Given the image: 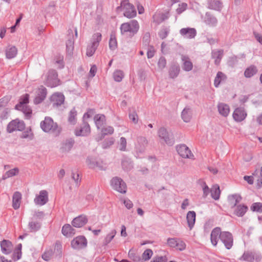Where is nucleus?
I'll return each instance as SVG.
<instances>
[{
  "mask_svg": "<svg viewBox=\"0 0 262 262\" xmlns=\"http://www.w3.org/2000/svg\"><path fill=\"white\" fill-rule=\"evenodd\" d=\"M40 127L45 132L53 134L55 136L58 135L61 131L60 128L50 117H46L45 120L41 122Z\"/></svg>",
  "mask_w": 262,
  "mask_h": 262,
  "instance_id": "1",
  "label": "nucleus"
},
{
  "mask_svg": "<svg viewBox=\"0 0 262 262\" xmlns=\"http://www.w3.org/2000/svg\"><path fill=\"white\" fill-rule=\"evenodd\" d=\"M139 29V24L136 20H132L129 22L122 24L120 26L122 34L129 33V36L133 37Z\"/></svg>",
  "mask_w": 262,
  "mask_h": 262,
  "instance_id": "2",
  "label": "nucleus"
},
{
  "mask_svg": "<svg viewBox=\"0 0 262 262\" xmlns=\"http://www.w3.org/2000/svg\"><path fill=\"white\" fill-rule=\"evenodd\" d=\"M101 38L102 35L100 33H96L93 35L91 42L86 48V54L88 56L91 57L93 55L101 40Z\"/></svg>",
  "mask_w": 262,
  "mask_h": 262,
  "instance_id": "3",
  "label": "nucleus"
},
{
  "mask_svg": "<svg viewBox=\"0 0 262 262\" xmlns=\"http://www.w3.org/2000/svg\"><path fill=\"white\" fill-rule=\"evenodd\" d=\"M121 8L124 11V16L130 18L136 16L137 12L134 6L128 3V0L123 1L120 7H117V9Z\"/></svg>",
  "mask_w": 262,
  "mask_h": 262,
  "instance_id": "4",
  "label": "nucleus"
},
{
  "mask_svg": "<svg viewBox=\"0 0 262 262\" xmlns=\"http://www.w3.org/2000/svg\"><path fill=\"white\" fill-rule=\"evenodd\" d=\"M111 185L113 189L121 193H125L127 190L126 183L118 177H114L111 181Z\"/></svg>",
  "mask_w": 262,
  "mask_h": 262,
  "instance_id": "5",
  "label": "nucleus"
},
{
  "mask_svg": "<svg viewBox=\"0 0 262 262\" xmlns=\"http://www.w3.org/2000/svg\"><path fill=\"white\" fill-rule=\"evenodd\" d=\"M57 73L55 70H50L47 76L45 84L47 86L54 88L60 84V80L58 78Z\"/></svg>",
  "mask_w": 262,
  "mask_h": 262,
  "instance_id": "6",
  "label": "nucleus"
},
{
  "mask_svg": "<svg viewBox=\"0 0 262 262\" xmlns=\"http://www.w3.org/2000/svg\"><path fill=\"white\" fill-rule=\"evenodd\" d=\"M25 128V124L22 120L16 119L11 121L8 124L7 130L11 133L15 130L22 131Z\"/></svg>",
  "mask_w": 262,
  "mask_h": 262,
  "instance_id": "7",
  "label": "nucleus"
},
{
  "mask_svg": "<svg viewBox=\"0 0 262 262\" xmlns=\"http://www.w3.org/2000/svg\"><path fill=\"white\" fill-rule=\"evenodd\" d=\"M159 137L163 139L168 145L171 146L174 143V140L171 133L167 132V129L164 127H161L158 130Z\"/></svg>",
  "mask_w": 262,
  "mask_h": 262,
  "instance_id": "8",
  "label": "nucleus"
},
{
  "mask_svg": "<svg viewBox=\"0 0 262 262\" xmlns=\"http://www.w3.org/2000/svg\"><path fill=\"white\" fill-rule=\"evenodd\" d=\"M176 148L178 154L183 158L193 159V154L186 145H179Z\"/></svg>",
  "mask_w": 262,
  "mask_h": 262,
  "instance_id": "9",
  "label": "nucleus"
},
{
  "mask_svg": "<svg viewBox=\"0 0 262 262\" xmlns=\"http://www.w3.org/2000/svg\"><path fill=\"white\" fill-rule=\"evenodd\" d=\"M220 238L224 243L227 249H230L233 246V237L232 234L229 232H222Z\"/></svg>",
  "mask_w": 262,
  "mask_h": 262,
  "instance_id": "10",
  "label": "nucleus"
},
{
  "mask_svg": "<svg viewBox=\"0 0 262 262\" xmlns=\"http://www.w3.org/2000/svg\"><path fill=\"white\" fill-rule=\"evenodd\" d=\"M86 163L90 168L96 169L99 170H105L106 164L101 161H96L92 158H88Z\"/></svg>",
  "mask_w": 262,
  "mask_h": 262,
  "instance_id": "11",
  "label": "nucleus"
},
{
  "mask_svg": "<svg viewBox=\"0 0 262 262\" xmlns=\"http://www.w3.org/2000/svg\"><path fill=\"white\" fill-rule=\"evenodd\" d=\"M90 132L91 128L89 123L84 120L80 127H77L75 131V135L77 136H86L90 133Z\"/></svg>",
  "mask_w": 262,
  "mask_h": 262,
  "instance_id": "12",
  "label": "nucleus"
},
{
  "mask_svg": "<svg viewBox=\"0 0 262 262\" xmlns=\"http://www.w3.org/2000/svg\"><path fill=\"white\" fill-rule=\"evenodd\" d=\"M48 201V192L46 190H41L39 194L36 195L34 199V202L36 204L42 206Z\"/></svg>",
  "mask_w": 262,
  "mask_h": 262,
  "instance_id": "13",
  "label": "nucleus"
},
{
  "mask_svg": "<svg viewBox=\"0 0 262 262\" xmlns=\"http://www.w3.org/2000/svg\"><path fill=\"white\" fill-rule=\"evenodd\" d=\"M86 239L82 236L75 238L71 242V245L75 249H80L86 245Z\"/></svg>",
  "mask_w": 262,
  "mask_h": 262,
  "instance_id": "14",
  "label": "nucleus"
},
{
  "mask_svg": "<svg viewBox=\"0 0 262 262\" xmlns=\"http://www.w3.org/2000/svg\"><path fill=\"white\" fill-rule=\"evenodd\" d=\"M50 100L53 106H58L63 103L64 96L62 93H56L51 96Z\"/></svg>",
  "mask_w": 262,
  "mask_h": 262,
  "instance_id": "15",
  "label": "nucleus"
},
{
  "mask_svg": "<svg viewBox=\"0 0 262 262\" xmlns=\"http://www.w3.org/2000/svg\"><path fill=\"white\" fill-rule=\"evenodd\" d=\"M88 222V219L85 215H79L73 219L72 222L73 226L76 228H80L83 226Z\"/></svg>",
  "mask_w": 262,
  "mask_h": 262,
  "instance_id": "16",
  "label": "nucleus"
},
{
  "mask_svg": "<svg viewBox=\"0 0 262 262\" xmlns=\"http://www.w3.org/2000/svg\"><path fill=\"white\" fill-rule=\"evenodd\" d=\"M37 95L34 99V102L35 104L41 103L46 97L47 89L43 86H40L37 91Z\"/></svg>",
  "mask_w": 262,
  "mask_h": 262,
  "instance_id": "17",
  "label": "nucleus"
},
{
  "mask_svg": "<svg viewBox=\"0 0 262 262\" xmlns=\"http://www.w3.org/2000/svg\"><path fill=\"white\" fill-rule=\"evenodd\" d=\"M246 116V113L242 108H236L233 114V117L234 119L237 122H241L244 120Z\"/></svg>",
  "mask_w": 262,
  "mask_h": 262,
  "instance_id": "18",
  "label": "nucleus"
},
{
  "mask_svg": "<svg viewBox=\"0 0 262 262\" xmlns=\"http://www.w3.org/2000/svg\"><path fill=\"white\" fill-rule=\"evenodd\" d=\"M222 233L221 229L220 227L214 228L211 231L210 238L211 243L213 246H216L217 244L220 236Z\"/></svg>",
  "mask_w": 262,
  "mask_h": 262,
  "instance_id": "19",
  "label": "nucleus"
},
{
  "mask_svg": "<svg viewBox=\"0 0 262 262\" xmlns=\"http://www.w3.org/2000/svg\"><path fill=\"white\" fill-rule=\"evenodd\" d=\"M181 59L183 61L182 69L184 71L189 72L192 70L193 68V64L191 61L190 58L185 55H182Z\"/></svg>",
  "mask_w": 262,
  "mask_h": 262,
  "instance_id": "20",
  "label": "nucleus"
},
{
  "mask_svg": "<svg viewBox=\"0 0 262 262\" xmlns=\"http://www.w3.org/2000/svg\"><path fill=\"white\" fill-rule=\"evenodd\" d=\"M224 55V50L222 49L213 50L211 52V57L214 59V63L219 66Z\"/></svg>",
  "mask_w": 262,
  "mask_h": 262,
  "instance_id": "21",
  "label": "nucleus"
},
{
  "mask_svg": "<svg viewBox=\"0 0 262 262\" xmlns=\"http://www.w3.org/2000/svg\"><path fill=\"white\" fill-rule=\"evenodd\" d=\"M1 249L3 253L5 254H9L12 250V244L8 240H3L1 243Z\"/></svg>",
  "mask_w": 262,
  "mask_h": 262,
  "instance_id": "22",
  "label": "nucleus"
},
{
  "mask_svg": "<svg viewBox=\"0 0 262 262\" xmlns=\"http://www.w3.org/2000/svg\"><path fill=\"white\" fill-rule=\"evenodd\" d=\"M181 118L185 122H189L192 118V111L189 106H186L181 113Z\"/></svg>",
  "mask_w": 262,
  "mask_h": 262,
  "instance_id": "23",
  "label": "nucleus"
},
{
  "mask_svg": "<svg viewBox=\"0 0 262 262\" xmlns=\"http://www.w3.org/2000/svg\"><path fill=\"white\" fill-rule=\"evenodd\" d=\"M62 233L66 237H70L75 234V230L70 224H66L62 227Z\"/></svg>",
  "mask_w": 262,
  "mask_h": 262,
  "instance_id": "24",
  "label": "nucleus"
},
{
  "mask_svg": "<svg viewBox=\"0 0 262 262\" xmlns=\"http://www.w3.org/2000/svg\"><path fill=\"white\" fill-rule=\"evenodd\" d=\"M181 35L188 38H192L196 35V30L193 28H183L180 30Z\"/></svg>",
  "mask_w": 262,
  "mask_h": 262,
  "instance_id": "25",
  "label": "nucleus"
},
{
  "mask_svg": "<svg viewBox=\"0 0 262 262\" xmlns=\"http://www.w3.org/2000/svg\"><path fill=\"white\" fill-rule=\"evenodd\" d=\"M21 199V194L20 192L16 191L14 193L12 198V206L14 209L16 210L19 208Z\"/></svg>",
  "mask_w": 262,
  "mask_h": 262,
  "instance_id": "26",
  "label": "nucleus"
},
{
  "mask_svg": "<svg viewBox=\"0 0 262 262\" xmlns=\"http://www.w3.org/2000/svg\"><path fill=\"white\" fill-rule=\"evenodd\" d=\"M6 58L12 59L14 58L17 54V49L15 46H8L5 51Z\"/></svg>",
  "mask_w": 262,
  "mask_h": 262,
  "instance_id": "27",
  "label": "nucleus"
},
{
  "mask_svg": "<svg viewBox=\"0 0 262 262\" xmlns=\"http://www.w3.org/2000/svg\"><path fill=\"white\" fill-rule=\"evenodd\" d=\"M217 108L220 114L224 117H227L230 112L229 106L223 103H219Z\"/></svg>",
  "mask_w": 262,
  "mask_h": 262,
  "instance_id": "28",
  "label": "nucleus"
},
{
  "mask_svg": "<svg viewBox=\"0 0 262 262\" xmlns=\"http://www.w3.org/2000/svg\"><path fill=\"white\" fill-rule=\"evenodd\" d=\"M195 212L193 211H189L186 216L187 224L190 229H191L195 221Z\"/></svg>",
  "mask_w": 262,
  "mask_h": 262,
  "instance_id": "29",
  "label": "nucleus"
},
{
  "mask_svg": "<svg viewBox=\"0 0 262 262\" xmlns=\"http://www.w3.org/2000/svg\"><path fill=\"white\" fill-rule=\"evenodd\" d=\"M180 67L178 64H172L169 69V75L170 78L174 79L176 78L180 73Z\"/></svg>",
  "mask_w": 262,
  "mask_h": 262,
  "instance_id": "30",
  "label": "nucleus"
},
{
  "mask_svg": "<svg viewBox=\"0 0 262 262\" xmlns=\"http://www.w3.org/2000/svg\"><path fill=\"white\" fill-rule=\"evenodd\" d=\"M228 199L231 207L233 208L241 201L242 197L238 194H234L229 195Z\"/></svg>",
  "mask_w": 262,
  "mask_h": 262,
  "instance_id": "31",
  "label": "nucleus"
},
{
  "mask_svg": "<svg viewBox=\"0 0 262 262\" xmlns=\"http://www.w3.org/2000/svg\"><path fill=\"white\" fill-rule=\"evenodd\" d=\"M74 144V140L68 139L62 143L60 149L62 152H69L72 148Z\"/></svg>",
  "mask_w": 262,
  "mask_h": 262,
  "instance_id": "32",
  "label": "nucleus"
},
{
  "mask_svg": "<svg viewBox=\"0 0 262 262\" xmlns=\"http://www.w3.org/2000/svg\"><path fill=\"white\" fill-rule=\"evenodd\" d=\"M205 22L209 26H215L217 24V20L210 13L207 12L205 14Z\"/></svg>",
  "mask_w": 262,
  "mask_h": 262,
  "instance_id": "33",
  "label": "nucleus"
},
{
  "mask_svg": "<svg viewBox=\"0 0 262 262\" xmlns=\"http://www.w3.org/2000/svg\"><path fill=\"white\" fill-rule=\"evenodd\" d=\"M247 209L248 207L244 205H237L234 210V214L237 216H243Z\"/></svg>",
  "mask_w": 262,
  "mask_h": 262,
  "instance_id": "34",
  "label": "nucleus"
},
{
  "mask_svg": "<svg viewBox=\"0 0 262 262\" xmlns=\"http://www.w3.org/2000/svg\"><path fill=\"white\" fill-rule=\"evenodd\" d=\"M208 7L210 9L220 11L222 7V4L219 1L210 0L208 1Z\"/></svg>",
  "mask_w": 262,
  "mask_h": 262,
  "instance_id": "35",
  "label": "nucleus"
},
{
  "mask_svg": "<svg viewBox=\"0 0 262 262\" xmlns=\"http://www.w3.org/2000/svg\"><path fill=\"white\" fill-rule=\"evenodd\" d=\"M211 197L215 200H218L220 199L221 191L218 185L212 186L210 189Z\"/></svg>",
  "mask_w": 262,
  "mask_h": 262,
  "instance_id": "36",
  "label": "nucleus"
},
{
  "mask_svg": "<svg viewBox=\"0 0 262 262\" xmlns=\"http://www.w3.org/2000/svg\"><path fill=\"white\" fill-rule=\"evenodd\" d=\"M94 120L97 128L100 129L105 121V117L104 115L97 114L95 116Z\"/></svg>",
  "mask_w": 262,
  "mask_h": 262,
  "instance_id": "37",
  "label": "nucleus"
},
{
  "mask_svg": "<svg viewBox=\"0 0 262 262\" xmlns=\"http://www.w3.org/2000/svg\"><path fill=\"white\" fill-rule=\"evenodd\" d=\"M257 72L256 67L254 66H251L247 68L244 72V75L247 78H250L254 75Z\"/></svg>",
  "mask_w": 262,
  "mask_h": 262,
  "instance_id": "38",
  "label": "nucleus"
},
{
  "mask_svg": "<svg viewBox=\"0 0 262 262\" xmlns=\"http://www.w3.org/2000/svg\"><path fill=\"white\" fill-rule=\"evenodd\" d=\"M226 79V75L222 72H219L215 78L214 85L215 87H218L222 81H224Z\"/></svg>",
  "mask_w": 262,
  "mask_h": 262,
  "instance_id": "39",
  "label": "nucleus"
},
{
  "mask_svg": "<svg viewBox=\"0 0 262 262\" xmlns=\"http://www.w3.org/2000/svg\"><path fill=\"white\" fill-rule=\"evenodd\" d=\"M67 53L69 55H72L74 50V40L69 39L66 42Z\"/></svg>",
  "mask_w": 262,
  "mask_h": 262,
  "instance_id": "40",
  "label": "nucleus"
},
{
  "mask_svg": "<svg viewBox=\"0 0 262 262\" xmlns=\"http://www.w3.org/2000/svg\"><path fill=\"white\" fill-rule=\"evenodd\" d=\"M117 233V231L116 230L113 229L112 230L110 233H109L105 237L104 239L103 244L104 245H107L108 244H109L111 241L113 239L114 236H115L116 234Z\"/></svg>",
  "mask_w": 262,
  "mask_h": 262,
  "instance_id": "41",
  "label": "nucleus"
},
{
  "mask_svg": "<svg viewBox=\"0 0 262 262\" xmlns=\"http://www.w3.org/2000/svg\"><path fill=\"white\" fill-rule=\"evenodd\" d=\"M31 232H36L38 231L41 227L40 223L38 222H30L28 225Z\"/></svg>",
  "mask_w": 262,
  "mask_h": 262,
  "instance_id": "42",
  "label": "nucleus"
},
{
  "mask_svg": "<svg viewBox=\"0 0 262 262\" xmlns=\"http://www.w3.org/2000/svg\"><path fill=\"white\" fill-rule=\"evenodd\" d=\"M77 112L75 109L73 108L69 113L68 121L71 124L74 125L76 122Z\"/></svg>",
  "mask_w": 262,
  "mask_h": 262,
  "instance_id": "43",
  "label": "nucleus"
},
{
  "mask_svg": "<svg viewBox=\"0 0 262 262\" xmlns=\"http://www.w3.org/2000/svg\"><path fill=\"white\" fill-rule=\"evenodd\" d=\"M29 95L27 94L23 96L20 99L19 103L15 105V108H20L23 105H27L29 103Z\"/></svg>",
  "mask_w": 262,
  "mask_h": 262,
  "instance_id": "44",
  "label": "nucleus"
},
{
  "mask_svg": "<svg viewBox=\"0 0 262 262\" xmlns=\"http://www.w3.org/2000/svg\"><path fill=\"white\" fill-rule=\"evenodd\" d=\"M15 109L21 111L28 118H30L32 114L31 109L27 105H23L20 108H15Z\"/></svg>",
  "mask_w": 262,
  "mask_h": 262,
  "instance_id": "45",
  "label": "nucleus"
},
{
  "mask_svg": "<svg viewBox=\"0 0 262 262\" xmlns=\"http://www.w3.org/2000/svg\"><path fill=\"white\" fill-rule=\"evenodd\" d=\"M113 77L116 81L120 82L124 77V73L122 71L118 70L114 72Z\"/></svg>",
  "mask_w": 262,
  "mask_h": 262,
  "instance_id": "46",
  "label": "nucleus"
},
{
  "mask_svg": "<svg viewBox=\"0 0 262 262\" xmlns=\"http://www.w3.org/2000/svg\"><path fill=\"white\" fill-rule=\"evenodd\" d=\"M117 47V42L115 35L112 34L109 41V47L111 50H114Z\"/></svg>",
  "mask_w": 262,
  "mask_h": 262,
  "instance_id": "47",
  "label": "nucleus"
},
{
  "mask_svg": "<svg viewBox=\"0 0 262 262\" xmlns=\"http://www.w3.org/2000/svg\"><path fill=\"white\" fill-rule=\"evenodd\" d=\"M241 259L249 262H253L254 260V255L251 252H245Z\"/></svg>",
  "mask_w": 262,
  "mask_h": 262,
  "instance_id": "48",
  "label": "nucleus"
},
{
  "mask_svg": "<svg viewBox=\"0 0 262 262\" xmlns=\"http://www.w3.org/2000/svg\"><path fill=\"white\" fill-rule=\"evenodd\" d=\"M153 254L152 251L150 249L145 250L142 255V258L144 261L149 260Z\"/></svg>",
  "mask_w": 262,
  "mask_h": 262,
  "instance_id": "49",
  "label": "nucleus"
},
{
  "mask_svg": "<svg viewBox=\"0 0 262 262\" xmlns=\"http://www.w3.org/2000/svg\"><path fill=\"white\" fill-rule=\"evenodd\" d=\"M137 141L142 149L145 148V147L148 144V141L147 139L144 137H139L138 138Z\"/></svg>",
  "mask_w": 262,
  "mask_h": 262,
  "instance_id": "50",
  "label": "nucleus"
},
{
  "mask_svg": "<svg viewBox=\"0 0 262 262\" xmlns=\"http://www.w3.org/2000/svg\"><path fill=\"white\" fill-rule=\"evenodd\" d=\"M19 170L17 168H14L7 171L3 177V179L12 177L16 175L18 173Z\"/></svg>",
  "mask_w": 262,
  "mask_h": 262,
  "instance_id": "51",
  "label": "nucleus"
},
{
  "mask_svg": "<svg viewBox=\"0 0 262 262\" xmlns=\"http://www.w3.org/2000/svg\"><path fill=\"white\" fill-rule=\"evenodd\" d=\"M53 254V250L51 249H48L45 251L42 255V258L46 261L49 260Z\"/></svg>",
  "mask_w": 262,
  "mask_h": 262,
  "instance_id": "52",
  "label": "nucleus"
},
{
  "mask_svg": "<svg viewBox=\"0 0 262 262\" xmlns=\"http://www.w3.org/2000/svg\"><path fill=\"white\" fill-rule=\"evenodd\" d=\"M128 256L130 259H132L133 260L136 262H138L141 260L140 256L138 254L135 253L131 250H129L128 253Z\"/></svg>",
  "mask_w": 262,
  "mask_h": 262,
  "instance_id": "53",
  "label": "nucleus"
},
{
  "mask_svg": "<svg viewBox=\"0 0 262 262\" xmlns=\"http://www.w3.org/2000/svg\"><path fill=\"white\" fill-rule=\"evenodd\" d=\"M102 135L103 137L106 135H111L114 133V128L112 126H108L105 128H103L101 130Z\"/></svg>",
  "mask_w": 262,
  "mask_h": 262,
  "instance_id": "54",
  "label": "nucleus"
},
{
  "mask_svg": "<svg viewBox=\"0 0 262 262\" xmlns=\"http://www.w3.org/2000/svg\"><path fill=\"white\" fill-rule=\"evenodd\" d=\"M122 166L125 170H129L133 168V164L127 160H124L122 162Z\"/></svg>",
  "mask_w": 262,
  "mask_h": 262,
  "instance_id": "55",
  "label": "nucleus"
},
{
  "mask_svg": "<svg viewBox=\"0 0 262 262\" xmlns=\"http://www.w3.org/2000/svg\"><path fill=\"white\" fill-rule=\"evenodd\" d=\"M166 60L165 57H161L158 62V66L159 69L163 70L166 66Z\"/></svg>",
  "mask_w": 262,
  "mask_h": 262,
  "instance_id": "56",
  "label": "nucleus"
},
{
  "mask_svg": "<svg viewBox=\"0 0 262 262\" xmlns=\"http://www.w3.org/2000/svg\"><path fill=\"white\" fill-rule=\"evenodd\" d=\"M179 239H180L176 238H168L167 241V244L169 247L174 248L176 247L177 242H178Z\"/></svg>",
  "mask_w": 262,
  "mask_h": 262,
  "instance_id": "57",
  "label": "nucleus"
},
{
  "mask_svg": "<svg viewBox=\"0 0 262 262\" xmlns=\"http://www.w3.org/2000/svg\"><path fill=\"white\" fill-rule=\"evenodd\" d=\"M174 248H176L177 249L180 251H183L186 248V244L183 241L179 239V241L177 242Z\"/></svg>",
  "mask_w": 262,
  "mask_h": 262,
  "instance_id": "58",
  "label": "nucleus"
},
{
  "mask_svg": "<svg viewBox=\"0 0 262 262\" xmlns=\"http://www.w3.org/2000/svg\"><path fill=\"white\" fill-rule=\"evenodd\" d=\"M62 246L60 243L56 242L55 245L54 251L59 256H61Z\"/></svg>",
  "mask_w": 262,
  "mask_h": 262,
  "instance_id": "59",
  "label": "nucleus"
},
{
  "mask_svg": "<svg viewBox=\"0 0 262 262\" xmlns=\"http://www.w3.org/2000/svg\"><path fill=\"white\" fill-rule=\"evenodd\" d=\"M251 210L256 211H262V204L260 203H255L251 207Z\"/></svg>",
  "mask_w": 262,
  "mask_h": 262,
  "instance_id": "60",
  "label": "nucleus"
},
{
  "mask_svg": "<svg viewBox=\"0 0 262 262\" xmlns=\"http://www.w3.org/2000/svg\"><path fill=\"white\" fill-rule=\"evenodd\" d=\"M129 119L135 124H137L138 122V116L136 112H133L129 114Z\"/></svg>",
  "mask_w": 262,
  "mask_h": 262,
  "instance_id": "61",
  "label": "nucleus"
},
{
  "mask_svg": "<svg viewBox=\"0 0 262 262\" xmlns=\"http://www.w3.org/2000/svg\"><path fill=\"white\" fill-rule=\"evenodd\" d=\"M167 258L166 256H156L150 262H167Z\"/></svg>",
  "mask_w": 262,
  "mask_h": 262,
  "instance_id": "62",
  "label": "nucleus"
},
{
  "mask_svg": "<svg viewBox=\"0 0 262 262\" xmlns=\"http://www.w3.org/2000/svg\"><path fill=\"white\" fill-rule=\"evenodd\" d=\"M168 33L169 30L167 28H163L160 31L159 35L160 37L163 39L167 37Z\"/></svg>",
  "mask_w": 262,
  "mask_h": 262,
  "instance_id": "63",
  "label": "nucleus"
},
{
  "mask_svg": "<svg viewBox=\"0 0 262 262\" xmlns=\"http://www.w3.org/2000/svg\"><path fill=\"white\" fill-rule=\"evenodd\" d=\"M150 34L148 32H146L143 36V43L145 46H148L150 41Z\"/></svg>",
  "mask_w": 262,
  "mask_h": 262,
  "instance_id": "64",
  "label": "nucleus"
}]
</instances>
